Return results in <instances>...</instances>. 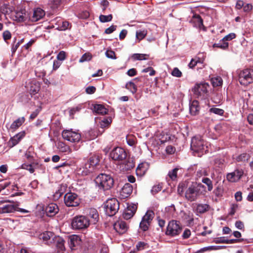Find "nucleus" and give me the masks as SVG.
Returning a JSON list of instances; mask_svg holds the SVG:
<instances>
[{"label": "nucleus", "instance_id": "nucleus-50", "mask_svg": "<svg viewBox=\"0 0 253 253\" xmlns=\"http://www.w3.org/2000/svg\"><path fill=\"white\" fill-rule=\"evenodd\" d=\"M91 59V55L88 53H85L80 59L79 62L82 63L86 61H89Z\"/></svg>", "mask_w": 253, "mask_h": 253}, {"label": "nucleus", "instance_id": "nucleus-36", "mask_svg": "<svg viewBox=\"0 0 253 253\" xmlns=\"http://www.w3.org/2000/svg\"><path fill=\"white\" fill-rule=\"evenodd\" d=\"M209 174L207 168H201L196 171V176L198 178H200L203 176H207Z\"/></svg>", "mask_w": 253, "mask_h": 253}, {"label": "nucleus", "instance_id": "nucleus-13", "mask_svg": "<svg viewBox=\"0 0 253 253\" xmlns=\"http://www.w3.org/2000/svg\"><path fill=\"white\" fill-rule=\"evenodd\" d=\"M209 85L207 83H201L196 84L192 90L197 97L203 96V97L208 93Z\"/></svg>", "mask_w": 253, "mask_h": 253}, {"label": "nucleus", "instance_id": "nucleus-41", "mask_svg": "<svg viewBox=\"0 0 253 253\" xmlns=\"http://www.w3.org/2000/svg\"><path fill=\"white\" fill-rule=\"evenodd\" d=\"M178 169V168H174L169 172L168 175L171 180H175L176 179Z\"/></svg>", "mask_w": 253, "mask_h": 253}, {"label": "nucleus", "instance_id": "nucleus-43", "mask_svg": "<svg viewBox=\"0 0 253 253\" xmlns=\"http://www.w3.org/2000/svg\"><path fill=\"white\" fill-rule=\"evenodd\" d=\"M146 56L148 55L145 54L135 53L132 55V58L135 60H145L146 59V58L145 57Z\"/></svg>", "mask_w": 253, "mask_h": 253}, {"label": "nucleus", "instance_id": "nucleus-49", "mask_svg": "<svg viewBox=\"0 0 253 253\" xmlns=\"http://www.w3.org/2000/svg\"><path fill=\"white\" fill-rule=\"evenodd\" d=\"M150 225V224H149V223L145 222L141 220V221L140 222L139 224V227L143 231H146L148 229Z\"/></svg>", "mask_w": 253, "mask_h": 253}, {"label": "nucleus", "instance_id": "nucleus-11", "mask_svg": "<svg viewBox=\"0 0 253 253\" xmlns=\"http://www.w3.org/2000/svg\"><path fill=\"white\" fill-rule=\"evenodd\" d=\"M64 203L67 207H77L79 205L80 200L76 194L68 193L64 196Z\"/></svg>", "mask_w": 253, "mask_h": 253}, {"label": "nucleus", "instance_id": "nucleus-33", "mask_svg": "<svg viewBox=\"0 0 253 253\" xmlns=\"http://www.w3.org/2000/svg\"><path fill=\"white\" fill-rule=\"evenodd\" d=\"M154 217V213L152 211H147L145 214L143 216L142 220L145 222L151 223Z\"/></svg>", "mask_w": 253, "mask_h": 253}, {"label": "nucleus", "instance_id": "nucleus-40", "mask_svg": "<svg viewBox=\"0 0 253 253\" xmlns=\"http://www.w3.org/2000/svg\"><path fill=\"white\" fill-rule=\"evenodd\" d=\"M126 87L132 93H135L137 91V87L133 82H129L126 83Z\"/></svg>", "mask_w": 253, "mask_h": 253}, {"label": "nucleus", "instance_id": "nucleus-6", "mask_svg": "<svg viewBox=\"0 0 253 253\" xmlns=\"http://www.w3.org/2000/svg\"><path fill=\"white\" fill-rule=\"evenodd\" d=\"M90 222L89 219L85 216L79 215L74 217L72 221V226L75 229H83L88 227Z\"/></svg>", "mask_w": 253, "mask_h": 253}, {"label": "nucleus", "instance_id": "nucleus-7", "mask_svg": "<svg viewBox=\"0 0 253 253\" xmlns=\"http://www.w3.org/2000/svg\"><path fill=\"white\" fill-rule=\"evenodd\" d=\"M104 208L107 215L113 216L118 211L119 203L115 198L109 199L106 201Z\"/></svg>", "mask_w": 253, "mask_h": 253}, {"label": "nucleus", "instance_id": "nucleus-52", "mask_svg": "<svg viewBox=\"0 0 253 253\" xmlns=\"http://www.w3.org/2000/svg\"><path fill=\"white\" fill-rule=\"evenodd\" d=\"M21 168L23 169L28 170L31 173H33L35 171V169L33 168V166L31 164L28 165L26 164H23L21 166Z\"/></svg>", "mask_w": 253, "mask_h": 253}, {"label": "nucleus", "instance_id": "nucleus-22", "mask_svg": "<svg viewBox=\"0 0 253 253\" xmlns=\"http://www.w3.org/2000/svg\"><path fill=\"white\" fill-rule=\"evenodd\" d=\"M28 88L31 94H37L38 93L40 89V83L35 80L32 81L29 84Z\"/></svg>", "mask_w": 253, "mask_h": 253}, {"label": "nucleus", "instance_id": "nucleus-28", "mask_svg": "<svg viewBox=\"0 0 253 253\" xmlns=\"http://www.w3.org/2000/svg\"><path fill=\"white\" fill-rule=\"evenodd\" d=\"M25 119L24 117L19 118L14 121L10 126V129L12 131H15L19 127L25 122Z\"/></svg>", "mask_w": 253, "mask_h": 253}, {"label": "nucleus", "instance_id": "nucleus-51", "mask_svg": "<svg viewBox=\"0 0 253 253\" xmlns=\"http://www.w3.org/2000/svg\"><path fill=\"white\" fill-rule=\"evenodd\" d=\"M61 0H50L49 4L52 8H57L60 4Z\"/></svg>", "mask_w": 253, "mask_h": 253}, {"label": "nucleus", "instance_id": "nucleus-38", "mask_svg": "<svg viewBox=\"0 0 253 253\" xmlns=\"http://www.w3.org/2000/svg\"><path fill=\"white\" fill-rule=\"evenodd\" d=\"M202 182L205 184L208 187V190L209 191H211L213 189V184L212 181L208 177L203 178Z\"/></svg>", "mask_w": 253, "mask_h": 253}, {"label": "nucleus", "instance_id": "nucleus-23", "mask_svg": "<svg viewBox=\"0 0 253 253\" xmlns=\"http://www.w3.org/2000/svg\"><path fill=\"white\" fill-rule=\"evenodd\" d=\"M134 163L132 159L128 158L125 160L121 165V168H122L123 170H129L134 167Z\"/></svg>", "mask_w": 253, "mask_h": 253}, {"label": "nucleus", "instance_id": "nucleus-34", "mask_svg": "<svg viewBox=\"0 0 253 253\" xmlns=\"http://www.w3.org/2000/svg\"><path fill=\"white\" fill-rule=\"evenodd\" d=\"M147 34V30L146 29H139L136 32V38L140 42L143 39Z\"/></svg>", "mask_w": 253, "mask_h": 253}, {"label": "nucleus", "instance_id": "nucleus-9", "mask_svg": "<svg viewBox=\"0 0 253 253\" xmlns=\"http://www.w3.org/2000/svg\"><path fill=\"white\" fill-rule=\"evenodd\" d=\"M182 230V227L179 221L171 220L169 222L167 226L166 234L171 236L179 235Z\"/></svg>", "mask_w": 253, "mask_h": 253}, {"label": "nucleus", "instance_id": "nucleus-56", "mask_svg": "<svg viewBox=\"0 0 253 253\" xmlns=\"http://www.w3.org/2000/svg\"><path fill=\"white\" fill-rule=\"evenodd\" d=\"M171 75L174 77H180L182 76V73L177 68L175 67L173 69Z\"/></svg>", "mask_w": 253, "mask_h": 253}, {"label": "nucleus", "instance_id": "nucleus-25", "mask_svg": "<svg viewBox=\"0 0 253 253\" xmlns=\"http://www.w3.org/2000/svg\"><path fill=\"white\" fill-rule=\"evenodd\" d=\"M26 15L25 10H21L15 12L14 19L17 22H24L26 20Z\"/></svg>", "mask_w": 253, "mask_h": 253}, {"label": "nucleus", "instance_id": "nucleus-61", "mask_svg": "<svg viewBox=\"0 0 253 253\" xmlns=\"http://www.w3.org/2000/svg\"><path fill=\"white\" fill-rule=\"evenodd\" d=\"M166 151L167 154H173L175 151V149L174 147L171 145L168 146L166 148Z\"/></svg>", "mask_w": 253, "mask_h": 253}, {"label": "nucleus", "instance_id": "nucleus-2", "mask_svg": "<svg viewBox=\"0 0 253 253\" xmlns=\"http://www.w3.org/2000/svg\"><path fill=\"white\" fill-rule=\"evenodd\" d=\"M18 203L12 201H0V214H5L14 212L15 211H20L27 213L28 211L18 208Z\"/></svg>", "mask_w": 253, "mask_h": 253}, {"label": "nucleus", "instance_id": "nucleus-27", "mask_svg": "<svg viewBox=\"0 0 253 253\" xmlns=\"http://www.w3.org/2000/svg\"><path fill=\"white\" fill-rule=\"evenodd\" d=\"M87 214L92 218V222L95 223L98 221L99 219V215L97 210L94 208H90L88 210Z\"/></svg>", "mask_w": 253, "mask_h": 253}, {"label": "nucleus", "instance_id": "nucleus-19", "mask_svg": "<svg viewBox=\"0 0 253 253\" xmlns=\"http://www.w3.org/2000/svg\"><path fill=\"white\" fill-rule=\"evenodd\" d=\"M132 186L130 184L126 183L120 191V195L123 198H127L132 193Z\"/></svg>", "mask_w": 253, "mask_h": 253}, {"label": "nucleus", "instance_id": "nucleus-42", "mask_svg": "<svg viewBox=\"0 0 253 253\" xmlns=\"http://www.w3.org/2000/svg\"><path fill=\"white\" fill-rule=\"evenodd\" d=\"M250 156L249 154H248L247 153H243L240 155H239L236 158V160L238 162H246L248 161V160L250 159Z\"/></svg>", "mask_w": 253, "mask_h": 253}, {"label": "nucleus", "instance_id": "nucleus-35", "mask_svg": "<svg viewBox=\"0 0 253 253\" xmlns=\"http://www.w3.org/2000/svg\"><path fill=\"white\" fill-rule=\"evenodd\" d=\"M211 82L214 87L220 86L222 84L223 81L220 77L217 76L212 78Z\"/></svg>", "mask_w": 253, "mask_h": 253}, {"label": "nucleus", "instance_id": "nucleus-1", "mask_svg": "<svg viewBox=\"0 0 253 253\" xmlns=\"http://www.w3.org/2000/svg\"><path fill=\"white\" fill-rule=\"evenodd\" d=\"M201 188H205V186L201 183L193 184L190 185L184 193L186 200L189 202L196 201L202 194V192H200Z\"/></svg>", "mask_w": 253, "mask_h": 253}, {"label": "nucleus", "instance_id": "nucleus-46", "mask_svg": "<svg viewBox=\"0 0 253 253\" xmlns=\"http://www.w3.org/2000/svg\"><path fill=\"white\" fill-rule=\"evenodd\" d=\"M162 189V185L161 184L155 185L153 186L151 189V193L153 195H155L160 191Z\"/></svg>", "mask_w": 253, "mask_h": 253}, {"label": "nucleus", "instance_id": "nucleus-62", "mask_svg": "<svg viewBox=\"0 0 253 253\" xmlns=\"http://www.w3.org/2000/svg\"><path fill=\"white\" fill-rule=\"evenodd\" d=\"M3 38L4 41L9 40L11 38V35L9 31H5L3 33Z\"/></svg>", "mask_w": 253, "mask_h": 253}, {"label": "nucleus", "instance_id": "nucleus-63", "mask_svg": "<svg viewBox=\"0 0 253 253\" xmlns=\"http://www.w3.org/2000/svg\"><path fill=\"white\" fill-rule=\"evenodd\" d=\"M64 242L65 241L62 239H59L57 241V247L61 250H65Z\"/></svg>", "mask_w": 253, "mask_h": 253}, {"label": "nucleus", "instance_id": "nucleus-15", "mask_svg": "<svg viewBox=\"0 0 253 253\" xmlns=\"http://www.w3.org/2000/svg\"><path fill=\"white\" fill-rule=\"evenodd\" d=\"M137 210V206L136 205L132 204L129 205L125 210L123 215V217L126 219H129L131 218Z\"/></svg>", "mask_w": 253, "mask_h": 253}, {"label": "nucleus", "instance_id": "nucleus-59", "mask_svg": "<svg viewBox=\"0 0 253 253\" xmlns=\"http://www.w3.org/2000/svg\"><path fill=\"white\" fill-rule=\"evenodd\" d=\"M238 207V206L237 204H232L231 206L229 214L231 215H234L235 214L236 210H237Z\"/></svg>", "mask_w": 253, "mask_h": 253}, {"label": "nucleus", "instance_id": "nucleus-24", "mask_svg": "<svg viewBox=\"0 0 253 253\" xmlns=\"http://www.w3.org/2000/svg\"><path fill=\"white\" fill-rule=\"evenodd\" d=\"M56 29L60 31H65L71 27V24L67 21L58 20L56 23Z\"/></svg>", "mask_w": 253, "mask_h": 253}, {"label": "nucleus", "instance_id": "nucleus-39", "mask_svg": "<svg viewBox=\"0 0 253 253\" xmlns=\"http://www.w3.org/2000/svg\"><path fill=\"white\" fill-rule=\"evenodd\" d=\"M53 236V233L51 232H44L40 235V238L43 241H47Z\"/></svg>", "mask_w": 253, "mask_h": 253}, {"label": "nucleus", "instance_id": "nucleus-32", "mask_svg": "<svg viewBox=\"0 0 253 253\" xmlns=\"http://www.w3.org/2000/svg\"><path fill=\"white\" fill-rule=\"evenodd\" d=\"M94 111L100 115H105L107 113L108 110L104 106L101 104H96L94 106Z\"/></svg>", "mask_w": 253, "mask_h": 253}, {"label": "nucleus", "instance_id": "nucleus-29", "mask_svg": "<svg viewBox=\"0 0 253 253\" xmlns=\"http://www.w3.org/2000/svg\"><path fill=\"white\" fill-rule=\"evenodd\" d=\"M190 112L192 115H196L199 112V102L197 100H194L190 106Z\"/></svg>", "mask_w": 253, "mask_h": 253}, {"label": "nucleus", "instance_id": "nucleus-54", "mask_svg": "<svg viewBox=\"0 0 253 253\" xmlns=\"http://www.w3.org/2000/svg\"><path fill=\"white\" fill-rule=\"evenodd\" d=\"M210 111L211 113H213L218 115H222L224 113V111L222 109L217 108H211L210 109Z\"/></svg>", "mask_w": 253, "mask_h": 253}, {"label": "nucleus", "instance_id": "nucleus-3", "mask_svg": "<svg viewBox=\"0 0 253 253\" xmlns=\"http://www.w3.org/2000/svg\"><path fill=\"white\" fill-rule=\"evenodd\" d=\"M95 183L99 189L103 191L110 189L114 185V179L109 174L101 173L95 179Z\"/></svg>", "mask_w": 253, "mask_h": 253}, {"label": "nucleus", "instance_id": "nucleus-18", "mask_svg": "<svg viewBox=\"0 0 253 253\" xmlns=\"http://www.w3.org/2000/svg\"><path fill=\"white\" fill-rule=\"evenodd\" d=\"M25 134V133L24 131H21L15 135L13 137H11L8 141L9 146L10 147H13V146H15L19 143L21 139L24 137Z\"/></svg>", "mask_w": 253, "mask_h": 253}, {"label": "nucleus", "instance_id": "nucleus-44", "mask_svg": "<svg viewBox=\"0 0 253 253\" xmlns=\"http://www.w3.org/2000/svg\"><path fill=\"white\" fill-rule=\"evenodd\" d=\"M112 18L113 17L112 14H109L108 15H101L99 16V20L101 22H107L111 21Z\"/></svg>", "mask_w": 253, "mask_h": 253}, {"label": "nucleus", "instance_id": "nucleus-4", "mask_svg": "<svg viewBox=\"0 0 253 253\" xmlns=\"http://www.w3.org/2000/svg\"><path fill=\"white\" fill-rule=\"evenodd\" d=\"M238 76L240 83L247 86L253 83V69H246L240 71Z\"/></svg>", "mask_w": 253, "mask_h": 253}, {"label": "nucleus", "instance_id": "nucleus-53", "mask_svg": "<svg viewBox=\"0 0 253 253\" xmlns=\"http://www.w3.org/2000/svg\"><path fill=\"white\" fill-rule=\"evenodd\" d=\"M105 55L108 58L116 59V56L115 53L112 50H107L105 52Z\"/></svg>", "mask_w": 253, "mask_h": 253}, {"label": "nucleus", "instance_id": "nucleus-30", "mask_svg": "<svg viewBox=\"0 0 253 253\" xmlns=\"http://www.w3.org/2000/svg\"><path fill=\"white\" fill-rule=\"evenodd\" d=\"M57 148L58 149L59 151L63 153H67V154H70L72 152V149L68 145L61 142H60L58 143Z\"/></svg>", "mask_w": 253, "mask_h": 253}, {"label": "nucleus", "instance_id": "nucleus-16", "mask_svg": "<svg viewBox=\"0 0 253 253\" xmlns=\"http://www.w3.org/2000/svg\"><path fill=\"white\" fill-rule=\"evenodd\" d=\"M45 15V12L42 8L38 7L35 8L32 16L30 17L31 21H38L42 18Z\"/></svg>", "mask_w": 253, "mask_h": 253}, {"label": "nucleus", "instance_id": "nucleus-58", "mask_svg": "<svg viewBox=\"0 0 253 253\" xmlns=\"http://www.w3.org/2000/svg\"><path fill=\"white\" fill-rule=\"evenodd\" d=\"M142 72L143 73H147V72H150V73H149L150 76H154L156 73L155 71L151 67H149L148 68L144 69L142 71Z\"/></svg>", "mask_w": 253, "mask_h": 253}, {"label": "nucleus", "instance_id": "nucleus-48", "mask_svg": "<svg viewBox=\"0 0 253 253\" xmlns=\"http://www.w3.org/2000/svg\"><path fill=\"white\" fill-rule=\"evenodd\" d=\"M112 122V119L110 118L104 119L100 122V126L102 128H104L110 125V124Z\"/></svg>", "mask_w": 253, "mask_h": 253}, {"label": "nucleus", "instance_id": "nucleus-37", "mask_svg": "<svg viewBox=\"0 0 253 253\" xmlns=\"http://www.w3.org/2000/svg\"><path fill=\"white\" fill-rule=\"evenodd\" d=\"M224 192V189L222 185H218L213 190V193L217 197H222Z\"/></svg>", "mask_w": 253, "mask_h": 253}, {"label": "nucleus", "instance_id": "nucleus-8", "mask_svg": "<svg viewBox=\"0 0 253 253\" xmlns=\"http://www.w3.org/2000/svg\"><path fill=\"white\" fill-rule=\"evenodd\" d=\"M99 162V160L98 157L96 156L91 157L83 166V174L87 175L89 173L93 171Z\"/></svg>", "mask_w": 253, "mask_h": 253}, {"label": "nucleus", "instance_id": "nucleus-45", "mask_svg": "<svg viewBox=\"0 0 253 253\" xmlns=\"http://www.w3.org/2000/svg\"><path fill=\"white\" fill-rule=\"evenodd\" d=\"M82 109V105H79L76 107L69 109V114L70 116H73L76 112H79Z\"/></svg>", "mask_w": 253, "mask_h": 253}, {"label": "nucleus", "instance_id": "nucleus-55", "mask_svg": "<svg viewBox=\"0 0 253 253\" xmlns=\"http://www.w3.org/2000/svg\"><path fill=\"white\" fill-rule=\"evenodd\" d=\"M236 38V35L235 33H231L225 36L222 40L223 42H226L228 41L232 40Z\"/></svg>", "mask_w": 253, "mask_h": 253}, {"label": "nucleus", "instance_id": "nucleus-5", "mask_svg": "<svg viewBox=\"0 0 253 253\" xmlns=\"http://www.w3.org/2000/svg\"><path fill=\"white\" fill-rule=\"evenodd\" d=\"M191 149L196 152H206L208 147L205 144L203 139L200 136L193 137L191 143Z\"/></svg>", "mask_w": 253, "mask_h": 253}, {"label": "nucleus", "instance_id": "nucleus-64", "mask_svg": "<svg viewBox=\"0 0 253 253\" xmlns=\"http://www.w3.org/2000/svg\"><path fill=\"white\" fill-rule=\"evenodd\" d=\"M116 28H117V26L112 25L105 30V33L107 34H110L113 33L114 31H115L116 29Z\"/></svg>", "mask_w": 253, "mask_h": 253}, {"label": "nucleus", "instance_id": "nucleus-57", "mask_svg": "<svg viewBox=\"0 0 253 253\" xmlns=\"http://www.w3.org/2000/svg\"><path fill=\"white\" fill-rule=\"evenodd\" d=\"M185 187L184 183H180L177 187V192L179 195L182 196L184 193V188Z\"/></svg>", "mask_w": 253, "mask_h": 253}, {"label": "nucleus", "instance_id": "nucleus-14", "mask_svg": "<svg viewBox=\"0 0 253 253\" xmlns=\"http://www.w3.org/2000/svg\"><path fill=\"white\" fill-rule=\"evenodd\" d=\"M243 174V171L241 169H236L232 172L227 174L226 179L230 182H236L238 181Z\"/></svg>", "mask_w": 253, "mask_h": 253}, {"label": "nucleus", "instance_id": "nucleus-20", "mask_svg": "<svg viewBox=\"0 0 253 253\" xmlns=\"http://www.w3.org/2000/svg\"><path fill=\"white\" fill-rule=\"evenodd\" d=\"M59 209L56 204L54 203L49 204L45 209L46 215L48 216H53L58 213Z\"/></svg>", "mask_w": 253, "mask_h": 253}, {"label": "nucleus", "instance_id": "nucleus-60", "mask_svg": "<svg viewBox=\"0 0 253 253\" xmlns=\"http://www.w3.org/2000/svg\"><path fill=\"white\" fill-rule=\"evenodd\" d=\"M57 58L60 61L64 60L66 58V52L64 51H60L57 56Z\"/></svg>", "mask_w": 253, "mask_h": 253}, {"label": "nucleus", "instance_id": "nucleus-12", "mask_svg": "<svg viewBox=\"0 0 253 253\" xmlns=\"http://www.w3.org/2000/svg\"><path fill=\"white\" fill-rule=\"evenodd\" d=\"M111 158L114 161H122L126 158V153L121 147L114 148L110 153Z\"/></svg>", "mask_w": 253, "mask_h": 253}, {"label": "nucleus", "instance_id": "nucleus-10", "mask_svg": "<svg viewBox=\"0 0 253 253\" xmlns=\"http://www.w3.org/2000/svg\"><path fill=\"white\" fill-rule=\"evenodd\" d=\"M62 136L65 140L72 143L78 142L81 139V135L78 131H73L72 129L64 130Z\"/></svg>", "mask_w": 253, "mask_h": 253}, {"label": "nucleus", "instance_id": "nucleus-31", "mask_svg": "<svg viewBox=\"0 0 253 253\" xmlns=\"http://www.w3.org/2000/svg\"><path fill=\"white\" fill-rule=\"evenodd\" d=\"M196 211L197 212L203 213L208 211L209 206L206 204H197Z\"/></svg>", "mask_w": 253, "mask_h": 253}, {"label": "nucleus", "instance_id": "nucleus-17", "mask_svg": "<svg viewBox=\"0 0 253 253\" xmlns=\"http://www.w3.org/2000/svg\"><path fill=\"white\" fill-rule=\"evenodd\" d=\"M114 228L120 234L125 233L127 230V226L124 221H118L114 224Z\"/></svg>", "mask_w": 253, "mask_h": 253}, {"label": "nucleus", "instance_id": "nucleus-47", "mask_svg": "<svg viewBox=\"0 0 253 253\" xmlns=\"http://www.w3.org/2000/svg\"><path fill=\"white\" fill-rule=\"evenodd\" d=\"M228 43L226 42H223L218 43H214L213 47H218L223 49H225L228 47Z\"/></svg>", "mask_w": 253, "mask_h": 253}, {"label": "nucleus", "instance_id": "nucleus-26", "mask_svg": "<svg viewBox=\"0 0 253 253\" xmlns=\"http://www.w3.org/2000/svg\"><path fill=\"white\" fill-rule=\"evenodd\" d=\"M148 169V165L147 163H141L139 164L136 169V174L140 176L144 175Z\"/></svg>", "mask_w": 253, "mask_h": 253}, {"label": "nucleus", "instance_id": "nucleus-21", "mask_svg": "<svg viewBox=\"0 0 253 253\" xmlns=\"http://www.w3.org/2000/svg\"><path fill=\"white\" fill-rule=\"evenodd\" d=\"M81 243V239L78 235H72L70 236L68 240V244L72 250H74V248L80 245Z\"/></svg>", "mask_w": 253, "mask_h": 253}]
</instances>
